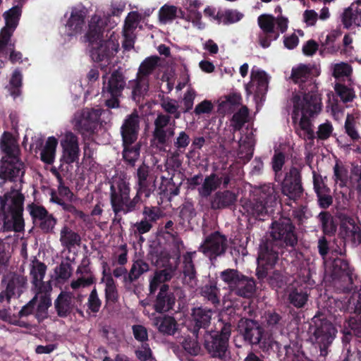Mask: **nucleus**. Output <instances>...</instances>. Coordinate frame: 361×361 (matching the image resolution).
Returning <instances> with one entry per match:
<instances>
[{"instance_id":"1","label":"nucleus","mask_w":361,"mask_h":361,"mask_svg":"<svg viewBox=\"0 0 361 361\" xmlns=\"http://www.w3.org/2000/svg\"><path fill=\"white\" fill-rule=\"evenodd\" d=\"M137 189L136 195L131 199L130 196V184L126 180L119 178L110 188V202L114 213L113 223L121 224L122 221L121 214H127L136 210L140 201L141 195L146 197L156 189V179L150 174L149 167L142 164L137 169L136 173Z\"/></svg>"},{"instance_id":"2","label":"nucleus","mask_w":361,"mask_h":361,"mask_svg":"<svg viewBox=\"0 0 361 361\" xmlns=\"http://www.w3.org/2000/svg\"><path fill=\"white\" fill-rule=\"evenodd\" d=\"M298 242L295 226L289 218L274 221L259 245L258 260L275 265L279 250L295 249Z\"/></svg>"},{"instance_id":"3","label":"nucleus","mask_w":361,"mask_h":361,"mask_svg":"<svg viewBox=\"0 0 361 361\" xmlns=\"http://www.w3.org/2000/svg\"><path fill=\"white\" fill-rule=\"evenodd\" d=\"M160 105L167 114H158L154 121V128L152 136L154 144L157 147L166 145L175 134L174 128L168 127L171 116L174 119H178L181 116V111L179 110L180 106L177 100L164 97L161 100Z\"/></svg>"},{"instance_id":"4","label":"nucleus","mask_w":361,"mask_h":361,"mask_svg":"<svg viewBox=\"0 0 361 361\" xmlns=\"http://www.w3.org/2000/svg\"><path fill=\"white\" fill-rule=\"evenodd\" d=\"M24 196L18 190H11L0 196V215H3L4 231H20L24 227L23 219Z\"/></svg>"},{"instance_id":"5","label":"nucleus","mask_w":361,"mask_h":361,"mask_svg":"<svg viewBox=\"0 0 361 361\" xmlns=\"http://www.w3.org/2000/svg\"><path fill=\"white\" fill-rule=\"evenodd\" d=\"M126 86V79L121 68L114 70L106 80L103 77L102 97L109 108H118L119 98Z\"/></svg>"},{"instance_id":"6","label":"nucleus","mask_w":361,"mask_h":361,"mask_svg":"<svg viewBox=\"0 0 361 361\" xmlns=\"http://www.w3.org/2000/svg\"><path fill=\"white\" fill-rule=\"evenodd\" d=\"M312 322L314 332L312 339L319 348L318 359L322 361L328 354V348L334 338L336 330L329 320L320 316H314Z\"/></svg>"},{"instance_id":"7","label":"nucleus","mask_w":361,"mask_h":361,"mask_svg":"<svg viewBox=\"0 0 361 361\" xmlns=\"http://www.w3.org/2000/svg\"><path fill=\"white\" fill-rule=\"evenodd\" d=\"M27 277L16 272H10L1 280L4 290L0 292V302H10L12 298H19L26 288Z\"/></svg>"},{"instance_id":"8","label":"nucleus","mask_w":361,"mask_h":361,"mask_svg":"<svg viewBox=\"0 0 361 361\" xmlns=\"http://www.w3.org/2000/svg\"><path fill=\"white\" fill-rule=\"evenodd\" d=\"M90 56L95 62H109L118 51L119 43L114 32L107 31L106 39L90 45Z\"/></svg>"},{"instance_id":"9","label":"nucleus","mask_w":361,"mask_h":361,"mask_svg":"<svg viewBox=\"0 0 361 361\" xmlns=\"http://www.w3.org/2000/svg\"><path fill=\"white\" fill-rule=\"evenodd\" d=\"M228 248L226 237L216 231L205 238L198 250L213 263L219 257L224 255Z\"/></svg>"},{"instance_id":"10","label":"nucleus","mask_w":361,"mask_h":361,"mask_svg":"<svg viewBox=\"0 0 361 361\" xmlns=\"http://www.w3.org/2000/svg\"><path fill=\"white\" fill-rule=\"evenodd\" d=\"M293 113L298 116L299 111L302 116L312 117L321 111V99L315 94H305L301 99L298 94L293 97Z\"/></svg>"},{"instance_id":"11","label":"nucleus","mask_w":361,"mask_h":361,"mask_svg":"<svg viewBox=\"0 0 361 361\" xmlns=\"http://www.w3.org/2000/svg\"><path fill=\"white\" fill-rule=\"evenodd\" d=\"M304 192L302 185L301 169L291 167L286 173L281 185V192L290 200L299 199Z\"/></svg>"},{"instance_id":"12","label":"nucleus","mask_w":361,"mask_h":361,"mask_svg":"<svg viewBox=\"0 0 361 361\" xmlns=\"http://www.w3.org/2000/svg\"><path fill=\"white\" fill-rule=\"evenodd\" d=\"M213 311L212 309L202 306L191 309L190 318L188 325L189 331L194 336H199L202 331L206 334L211 324Z\"/></svg>"},{"instance_id":"13","label":"nucleus","mask_w":361,"mask_h":361,"mask_svg":"<svg viewBox=\"0 0 361 361\" xmlns=\"http://www.w3.org/2000/svg\"><path fill=\"white\" fill-rule=\"evenodd\" d=\"M33 223L44 233H54L57 219L42 206L31 204L27 206Z\"/></svg>"},{"instance_id":"14","label":"nucleus","mask_w":361,"mask_h":361,"mask_svg":"<svg viewBox=\"0 0 361 361\" xmlns=\"http://www.w3.org/2000/svg\"><path fill=\"white\" fill-rule=\"evenodd\" d=\"M100 115L97 109H85L77 112L73 121L74 128L82 135L93 132Z\"/></svg>"},{"instance_id":"15","label":"nucleus","mask_w":361,"mask_h":361,"mask_svg":"<svg viewBox=\"0 0 361 361\" xmlns=\"http://www.w3.org/2000/svg\"><path fill=\"white\" fill-rule=\"evenodd\" d=\"M256 269V276L259 281L267 283L275 289L281 288L286 283V278L283 273L279 270H273L274 265L268 264L266 262L259 261Z\"/></svg>"},{"instance_id":"16","label":"nucleus","mask_w":361,"mask_h":361,"mask_svg":"<svg viewBox=\"0 0 361 361\" xmlns=\"http://www.w3.org/2000/svg\"><path fill=\"white\" fill-rule=\"evenodd\" d=\"M238 329L243 339L251 345L260 343L264 329L255 320L241 318L238 323Z\"/></svg>"},{"instance_id":"17","label":"nucleus","mask_w":361,"mask_h":361,"mask_svg":"<svg viewBox=\"0 0 361 361\" xmlns=\"http://www.w3.org/2000/svg\"><path fill=\"white\" fill-rule=\"evenodd\" d=\"M21 10L19 6H13L4 14L6 25L0 32V52L3 51L10 41L13 30L17 27Z\"/></svg>"},{"instance_id":"18","label":"nucleus","mask_w":361,"mask_h":361,"mask_svg":"<svg viewBox=\"0 0 361 361\" xmlns=\"http://www.w3.org/2000/svg\"><path fill=\"white\" fill-rule=\"evenodd\" d=\"M54 308L59 317L66 318L75 310L80 316H84L83 312L75 305L74 295L67 291H61L54 301Z\"/></svg>"},{"instance_id":"19","label":"nucleus","mask_w":361,"mask_h":361,"mask_svg":"<svg viewBox=\"0 0 361 361\" xmlns=\"http://www.w3.org/2000/svg\"><path fill=\"white\" fill-rule=\"evenodd\" d=\"M204 346L212 357L224 359L226 357L228 343L214 334L206 331L204 334Z\"/></svg>"},{"instance_id":"20","label":"nucleus","mask_w":361,"mask_h":361,"mask_svg":"<svg viewBox=\"0 0 361 361\" xmlns=\"http://www.w3.org/2000/svg\"><path fill=\"white\" fill-rule=\"evenodd\" d=\"M176 302L174 293L170 290L169 286L163 284L153 303V308L157 313H165L173 310Z\"/></svg>"},{"instance_id":"21","label":"nucleus","mask_w":361,"mask_h":361,"mask_svg":"<svg viewBox=\"0 0 361 361\" xmlns=\"http://www.w3.org/2000/svg\"><path fill=\"white\" fill-rule=\"evenodd\" d=\"M140 129V116L136 110L125 119L121 126V135L123 143H134Z\"/></svg>"},{"instance_id":"22","label":"nucleus","mask_w":361,"mask_h":361,"mask_svg":"<svg viewBox=\"0 0 361 361\" xmlns=\"http://www.w3.org/2000/svg\"><path fill=\"white\" fill-rule=\"evenodd\" d=\"M196 251L187 252L183 255V283L191 289L197 286V271L193 262Z\"/></svg>"},{"instance_id":"23","label":"nucleus","mask_w":361,"mask_h":361,"mask_svg":"<svg viewBox=\"0 0 361 361\" xmlns=\"http://www.w3.org/2000/svg\"><path fill=\"white\" fill-rule=\"evenodd\" d=\"M24 164L17 157L10 158L9 161H2L0 166V178L15 180V178L24 174Z\"/></svg>"},{"instance_id":"24","label":"nucleus","mask_w":361,"mask_h":361,"mask_svg":"<svg viewBox=\"0 0 361 361\" xmlns=\"http://www.w3.org/2000/svg\"><path fill=\"white\" fill-rule=\"evenodd\" d=\"M340 235L345 240L350 241L353 245L361 243V228L352 218L348 217L341 223Z\"/></svg>"},{"instance_id":"25","label":"nucleus","mask_w":361,"mask_h":361,"mask_svg":"<svg viewBox=\"0 0 361 361\" xmlns=\"http://www.w3.org/2000/svg\"><path fill=\"white\" fill-rule=\"evenodd\" d=\"M107 31L105 30L101 18L99 16H94L91 18L89 29L85 37L90 46L92 44L106 39Z\"/></svg>"},{"instance_id":"26","label":"nucleus","mask_w":361,"mask_h":361,"mask_svg":"<svg viewBox=\"0 0 361 361\" xmlns=\"http://www.w3.org/2000/svg\"><path fill=\"white\" fill-rule=\"evenodd\" d=\"M237 195L230 190L218 191L210 198L212 209H224L234 205L237 201Z\"/></svg>"},{"instance_id":"27","label":"nucleus","mask_w":361,"mask_h":361,"mask_svg":"<svg viewBox=\"0 0 361 361\" xmlns=\"http://www.w3.org/2000/svg\"><path fill=\"white\" fill-rule=\"evenodd\" d=\"M312 74V69L310 66L305 64H300L297 67L293 68L291 75L289 79L299 85L302 90H307L306 83L308 82L310 85H312L310 78Z\"/></svg>"},{"instance_id":"28","label":"nucleus","mask_w":361,"mask_h":361,"mask_svg":"<svg viewBox=\"0 0 361 361\" xmlns=\"http://www.w3.org/2000/svg\"><path fill=\"white\" fill-rule=\"evenodd\" d=\"M255 292L256 283L255 279L252 277L243 274L231 293L243 298H250L255 295Z\"/></svg>"},{"instance_id":"29","label":"nucleus","mask_w":361,"mask_h":361,"mask_svg":"<svg viewBox=\"0 0 361 361\" xmlns=\"http://www.w3.org/2000/svg\"><path fill=\"white\" fill-rule=\"evenodd\" d=\"M176 269L172 266L167 267L164 269L156 271L153 277L149 281V294H154L159 287L169 281L175 275Z\"/></svg>"},{"instance_id":"30","label":"nucleus","mask_w":361,"mask_h":361,"mask_svg":"<svg viewBox=\"0 0 361 361\" xmlns=\"http://www.w3.org/2000/svg\"><path fill=\"white\" fill-rule=\"evenodd\" d=\"M149 79L137 75L136 78L129 81L131 97L137 104L142 102L149 90Z\"/></svg>"},{"instance_id":"31","label":"nucleus","mask_w":361,"mask_h":361,"mask_svg":"<svg viewBox=\"0 0 361 361\" xmlns=\"http://www.w3.org/2000/svg\"><path fill=\"white\" fill-rule=\"evenodd\" d=\"M152 324L159 332L169 336L174 335L178 326L175 318L169 315L155 317L152 319Z\"/></svg>"},{"instance_id":"32","label":"nucleus","mask_w":361,"mask_h":361,"mask_svg":"<svg viewBox=\"0 0 361 361\" xmlns=\"http://www.w3.org/2000/svg\"><path fill=\"white\" fill-rule=\"evenodd\" d=\"M47 266L37 259L32 261L30 274L32 277V283L36 289L37 293L42 292L43 279L45 276Z\"/></svg>"},{"instance_id":"33","label":"nucleus","mask_w":361,"mask_h":361,"mask_svg":"<svg viewBox=\"0 0 361 361\" xmlns=\"http://www.w3.org/2000/svg\"><path fill=\"white\" fill-rule=\"evenodd\" d=\"M255 192L257 198L267 207H273L276 204L279 195L273 185L264 184L259 187Z\"/></svg>"},{"instance_id":"34","label":"nucleus","mask_w":361,"mask_h":361,"mask_svg":"<svg viewBox=\"0 0 361 361\" xmlns=\"http://www.w3.org/2000/svg\"><path fill=\"white\" fill-rule=\"evenodd\" d=\"M59 241L62 247L70 250L81 243V237L77 232L67 225L63 226L60 231Z\"/></svg>"},{"instance_id":"35","label":"nucleus","mask_w":361,"mask_h":361,"mask_svg":"<svg viewBox=\"0 0 361 361\" xmlns=\"http://www.w3.org/2000/svg\"><path fill=\"white\" fill-rule=\"evenodd\" d=\"M200 295L207 302L217 307L220 304V289L216 282L210 281L207 284L202 286L200 290Z\"/></svg>"},{"instance_id":"36","label":"nucleus","mask_w":361,"mask_h":361,"mask_svg":"<svg viewBox=\"0 0 361 361\" xmlns=\"http://www.w3.org/2000/svg\"><path fill=\"white\" fill-rule=\"evenodd\" d=\"M149 269V264L145 259L142 258L134 259L128 271V275L126 276V281L133 283L137 281L142 275L148 272Z\"/></svg>"},{"instance_id":"37","label":"nucleus","mask_w":361,"mask_h":361,"mask_svg":"<svg viewBox=\"0 0 361 361\" xmlns=\"http://www.w3.org/2000/svg\"><path fill=\"white\" fill-rule=\"evenodd\" d=\"M243 208L250 216L257 220H264L268 213V207L257 198L246 202Z\"/></svg>"},{"instance_id":"38","label":"nucleus","mask_w":361,"mask_h":361,"mask_svg":"<svg viewBox=\"0 0 361 361\" xmlns=\"http://www.w3.org/2000/svg\"><path fill=\"white\" fill-rule=\"evenodd\" d=\"M255 139L252 132H250L242 137L238 142V155L240 159L250 160L253 154Z\"/></svg>"},{"instance_id":"39","label":"nucleus","mask_w":361,"mask_h":361,"mask_svg":"<svg viewBox=\"0 0 361 361\" xmlns=\"http://www.w3.org/2000/svg\"><path fill=\"white\" fill-rule=\"evenodd\" d=\"M241 96L236 92H231L219 98L218 111L222 114L231 113L235 106L240 104Z\"/></svg>"},{"instance_id":"40","label":"nucleus","mask_w":361,"mask_h":361,"mask_svg":"<svg viewBox=\"0 0 361 361\" xmlns=\"http://www.w3.org/2000/svg\"><path fill=\"white\" fill-rule=\"evenodd\" d=\"M221 184V178H219L216 173L206 176L201 187L198 188L199 195L204 198L208 197L212 192L220 187Z\"/></svg>"},{"instance_id":"41","label":"nucleus","mask_w":361,"mask_h":361,"mask_svg":"<svg viewBox=\"0 0 361 361\" xmlns=\"http://www.w3.org/2000/svg\"><path fill=\"white\" fill-rule=\"evenodd\" d=\"M58 140L54 137H49L40 152L41 160L47 164H52L55 159Z\"/></svg>"},{"instance_id":"42","label":"nucleus","mask_w":361,"mask_h":361,"mask_svg":"<svg viewBox=\"0 0 361 361\" xmlns=\"http://www.w3.org/2000/svg\"><path fill=\"white\" fill-rule=\"evenodd\" d=\"M329 269L332 279L344 276L345 274L348 275L352 274V270L348 262L342 258H335Z\"/></svg>"},{"instance_id":"43","label":"nucleus","mask_w":361,"mask_h":361,"mask_svg":"<svg viewBox=\"0 0 361 361\" xmlns=\"http://www.w3.org/2000/svg\"><path fill=\"white\" fill-rule=\"evenodd\" d=\"M341 35V32L339 30H334L326 35L324 41L321 42V54H334L338 51L339 47L336 46L334 42Z\"/></svg>"},{"instance_id":"44","label":"nucleus","mask_w":361,"mask_h":361,"mask_svg":"<svg viewBox=\"0 0 361 361\" xmlns=\"http://www.w3.org/2000/svg\"><path fill=\"white\" fill-rule=\"evenodd\" d=\"M160 58L157 56H152L145 59L140 64L137 75L145 78L149 79V75L158 66Z\"/></svg>"},{"instance_id":"45","label":"nucleus","mask_w":361,"mask_h":361,"mask_svg":"<svg viewBox=\"0 0 361 361\" xmlns=\"http://www.w3.org/2000/svg\"><path fill=\"white\" fill-rule=\"evenodd\" d=\"M1 147L9 158L17 157L18 146L12 135L5 132L1 140Z\"/></svg>"},{"instance_id":"46","label":"nucleus","mask_w":361,"mask_h":361,"mask_svg":"<svg viewBox=\"0 0 361 361\" xmlns=\"http://www.w3.org/2000/svg\"><path fill=\"white\" fill-rule=\"evenodd\" d=\"M85 14L82 11L73 9L66 23V27L71 31L70 35L80 32L84 25Z\"/></svg>"},{"instance_id":"47","label":"nucleus","mask_w":361,"mask_h":361,"mask_svg":"<svg viewBox=\"0 0 361 361\" xmlns=\"http://www.w3.org/2000/svg\"><path fill=\"white\" fill-rule=\"evenodd\" d=\"M243 274L236 269H226L220 273V278L231 293Z\"/></svg>"},{"instance_id":"48","label":"nucleus","mask_w":361,"mask_h":361,"mask_svg":"<svg viewBox=\"0 0 361 361\" xmlns=\"http://www.w3.org/2000/svg\"><path fill=\"white\" fill-rule=\"evenodd\" d=\"M133 143H123V157L124 160L130 166H133L135 161L140 157V144L136 143L133 145Z\"/></svg>"},{"instance_id":"49","label":"nucleus","mask_w":361,"mask_h":361,"mask_svg":"<svg viewBox=\"0 0 361 361\" xmlns=\"http://www.w3.org/2000/svg\"><path fill=\"white\" fill-rule=\"evenodd\" d=\"M288 300L294 307L302 308L308 300V294L302 288H293L289 291Z\"/></svg>"},{"instance_id":"50","label":"nucleus","mask_w":361,"mask_h":361,"mask_svg":"<svg viewBox=\"0 0 361 361\" xmlns=\"http://www.w3.org/2000/svg\"><path fill=\"white\" fill-rule=\"evenodd\" d=\"M342 22L345 28H349L352 25H360L361 23V12L353 9L350 7L345 9L342 14Z\"/></svg>"},{"instance_id":"51","label":"nucleus","mask_w":361,"mask_h":361,"mask_svg":"<svg viewBox=\"0 0 361 361\" xmlns=\"http://www.w3.org/2000/svg\"><path fill=\"white\" fill-rule=\"evenodd\" d=\"M334 287L340 292L350 293L355 289L352 274H346L344 276L333 279Z\"/></svg>"},{"instance_id":"52","label":"nucleus","mask_w":361,"mask_h":361,"mask_svg":"<svg viewBox=\"0 0 361 361\" xmlns=\"http://www.w3.org/2000/svg\"><path fill=\"white\" fill-rule=\"evenodd\" d=\"M248 109L247 106H242L238 111L235 113L231 121V126L234 131L240 130L243 125L247 121Z\"/></svg>"},{"instance_id":"53","label":"nucleus","mask_w":361,"mask_h":361,"mask_svg":"<svg viewBox=\"0 0 361 361\" xmlns=\"http://www.w3.org/2000/svg\"><path fill=\"white\" fill-rule=\"evenodd\" d=\"M252 81L257 82V91L259 94H264L268 88V77L263 71H252L251 73Z\"/></svg>"},{"instance_id":"54","label":"nucleus","mask_w":361,"mask_h":361,"mask_svg":"<svg viewBox=\"0 0 361 361\" xmlns=\"http://www.w3.org/2000/svg\"><path fill=\"white\" fill-rule=\"evenodd\" d=\"M80 155L79 148H62V155L60 159L61 164L59 169L63 170V164H71L78 162Z\"/></svg>"},{"instance_id":"55","label":"nucleus","mask_w":361,"mask_h":361,"mask_svg":"<svg viewBox=\"0 0 361 361\" xmlns=\"http://www.w3.org/2000/svg\"><path fill=\"white\" fill-rule=\"evenodd\" d=\"M55 279L58 283H64L72 274V267L68 262H61L54 269Z\"/></svg>"},{"instance_id":"56","label":"nucleus","mask_w":361,"mask_h":361,"mask_svg":"<svg viewBox=\"0 0 361 361\" xmlns=\"http://www.w3.org/2000/svg\"><path fill=\"white\" fill-rule=\"evenodd\" d=\"M322 223L323 232L326 235H332L336 231V226L333 216L327 212H322L318 216Z\"/></svg>"},{"instance_id":"57","label":"nucleus","mask_w":361,"mask_h":361,"mask_svg":"<svg viewBox=\"0 0 361 361\" xmlns=\"http://www.w3.org/2000/svg\"><path fill=\"white\" fill-rule=\"evenodd\" d=\"M199 336H194L192 337L187 336L182 342V346L184 350L191 355H197L201 351V346L198 341Z\"/></svg>"},{"instance_id":"58","label":"nucleus","mask_w":361,"mask_h":361,"mask_svg":"<svg viewBox=\"0 0 361 361\" xmlns=\"http://www.w3.org/2000/svg\"><path fill=\"white\" fill-rule=\"evenodd\" d=\"M153 226L143 218L131 226L130 231L136 237H139L140 241H143L142 235L148 233L152 228Z\"/></svg>"},{"instance_id":"59","label":"nucleus","mask_w":361,"mask_h":361,"mask_svg":"<svg viewBox=\"0 0 361 361\" xmlns=\"http://www.w3.org/2000/svg\"><path fill=\"white\" fill-rule=\"evenodd\" d=\"M51 305V300L49 295L44 294L40 296L36 312L38 319L42 320L48 317V309Z\"/></svg>"},{"instance_id":"60","label":"nucleus","mask_w":361,"mask_h":361,"mask_svg":"<svg viewBox=\"0 0 361 361\" xmlns=\"http://www.w3.org/2000/svg\"><path fill=\"white\" fill-rule=\"evenodd\" d=\"M105 298L106 301L116 302L118 299V293L116 283L111 276H108L105 281Z\"/></svg>"},{"instance_id":"61","label":"nucleus","mask_w":361,"mask_h":361,"mask_svg":"<svg viewBox=\"0 0 361 361\" xmlns=\"http://www.w3.org/2000/svg\"><path fill=\"white\" fill-rule=\"evenodd\" d=\"M345 131L353 141H358L360 136L356 128L355 117L352 114H348L345 121Z\"/></svg>"},{"instance_id":"62","label":"nucleus","mask_w":361,"mask_h":361,"mask_svg":"<svg viewBox=\"0 0 361 361\" xmlns=\"http://www.w3.org/2000/svg\"><path fill=\"white\" fill-rule=\"evenodd\" d=\"M142 214L143 219L152 226L161 217V211L158 207L145 206Z\"/></svg>"},{"instance_id":"63","label":"nucleus","mask_w":361,"mask_h":361,"mask_svg":"<svg viewBox=\"0 0 361 361\" xmlns=\"http://www.w3.org/2000/svg\"><path fill=\"white\" fill-rule=\"evenodd\" d=\"M102 306V300L99 298V295L97 290L95 288H94L90 292L88 300H87V307L88 310L94 313L97 314L99 312Z\"/></svg>"},{"instance_id":"64","label":"nucleus","mask_w":361,"mask_h":361,"mask_svg":"<svg viewBox=\"0 0 361 361\" xmlns=\"http://www.w3.org/2000/svg\"><path fill=\"white\" fill-rule=\"evenodd\" d=\"M334 90L343 102H351L355 97L353 90L344 85L336 83L334 87Z\"/></svg>"}]
</instances>
